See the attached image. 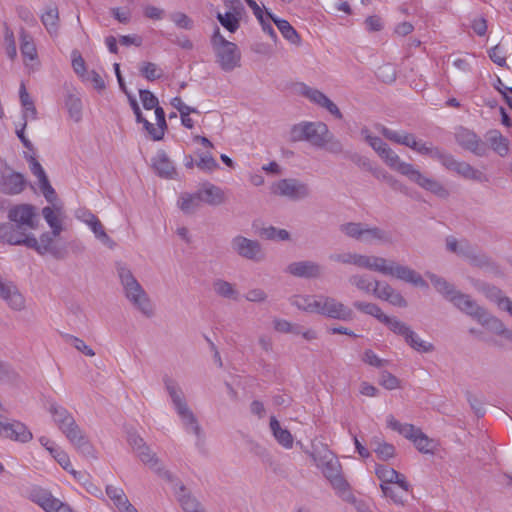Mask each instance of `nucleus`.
<instances>
[{"instance_id": "nucleus-1", "label": "nucleus", "mask_w": 512, "mask_h": 512, "mask_svg": "<svg viewBox=\"0 0 512 512\" xmlns=\"http://www.w3.org/2000/svg\"><path fill=\"white\" fill-rule=\"evenodd\" d=\"M379 157L392 170L406 176L410 181L416 183L421 188L437 195L440 198H447L449 191L437 180L426 177L412 164L401 161L400 157L389 146H387Z\"/></svg>"}, {"instance_id": "nucleus-2", "label": "nucleus", "mask_w": 512, "mask_h": 512, "mask_svg": "<svg viewBox=\"0 0 512 512\" xmlns=\"http://www.w3.org/2000/svg\"><path fill=\"white\" fill-rule=\"evenodd\" d=\"M117 273L124 288L125 296L145 317L154 316V307L146 291L124 264H117Z\"/></svg>"}, {"instance_id": "nucleus-3", "label": "nucleus", "mask_w": 512, "mask_h": 512, "mask_svg": "<svg viewBox=\"0 0 512 512\" xmlns=\"http://www.w3.org/2000/svg\"><path fill=\"white\" fill-rule=\"evenodd\" d=\"M211 45L216 56V62L223 71L229 72L240 66L241 53L237 45L226 40L218 27H216L211 37Z\"/></svg>"}, {"instance_id": "nucleus-4", "label": "nucleus", "mask_w": 512, "mask_h": 512, "mask_svg": "<svg viewBox=\"0 0 512 512\" xmlns=\"http://www.w3.org/2000/svg\"><path fill=\"white\" fill-rule=\"evenodd\" d=\"M325 462L321 465L322 472L326 479L330 482L333 489L344 501L354 503L355 496L350 491V485L342 475V467L337 458L330 455L324 457ZM320 466V464H318Z\"/></svg>"}, {"instance_id": "nucleus-5", "label": "nucleus", "mask_w": 512, "mask_h": 512, "mask_svg": "<svg viewBox=\"0 0 512 512\" xmlns=\"http://www.w3.org/2000/svg\"><path fill=\"white\" fill-rule=\"evenodd\" d=\"M317 314L340 321H352L355 317L351 308L334 297L318 295Z\"/></svg>"}, {"instance_id": "nucleus-6", "label": "nucleus", "mask_w": 512, "mask_h": 512, "mask_svg": "<svg viewBox=\"0 0 512 512\" xmlns=\"http://www.w3.org/2000/svg\"><path fill=\"white\" fill-rule=\"evenodd\" d=\"M450 302L462 313L470 316L482 326H485L491 314L482 306H480L468 294L458 292L451 298Z\"/></svg>"}, {"instance_id": "nucleus-7", "label": "nucleus", "mask_w": 512, "mask_h": 512, "mask_svg": "<svg viewBox=\"0 0 512 512\" xmlns=\"http://www.w3.org/2000/svg\"><path fill=\"white\" fill-rule=\"evenodd\" d=\"M232 250L240 257L253 261L261 262L265 259V252L257 240L237 235L231 240Z\"/></svg>"}, {"instance_id": "nucleus-8", "label": "nucleus", "mask_w": 512, "mask_h": 512, "mask_svg": "<svg viewBox=\"0 0 512 512\" xmlns=\"http://www.w3.org/2000/svg\"><path fill=\"white\" fill-rule=\"evenodd\" d=\"M26 247L35 250L42 256L50 254L57 260L66 258L68 254L65 247H59L54 243V237L49 232L42 233L39 241L30 234Z\"/></svg>"}, {"instance_id": "nucleus-9", "label": "nucleus", "mask_w": 512, "mask_h": 512, "mask_svg": "<svg viewBox=\"0 0 512 512\" xmlns=\"http://www.w3.org/2000/svg\"><path fill=\"white\" fill-rule=\"evenodd\" d=\"M273 193L279 196L287 197L291 200H302L311 195L308 184L295 178H285L279 180L273 187Z\"/></svg>"}, {"instance_id": "nucleus-10", "label": "nucleus", "mask_w": 512, "mask_h": 512, "mask_svg": "<svg viewBox=\"0 0 512 512\" xmlns=\"http://www.w3.org/2000/svg\"><path fill=\"white\" fill-rule=\"evenodd\" d=\"M0 437L26 444L33 439V434L23 422L2 417L0 421Z\"/></svg>"}, {"instance_id": "nucleus-11", "label": "nucleus", "mask_w": 512, "mask_h": 512, "mask_svg": "<svg viewBox=\"0 0 512 512\" xmlns=\"http://www.w3.org/2000/svg\"><path fill=\"white\" fill-rule=\"evenodd\" d=\"M457 144L478 157L488 155L489 146L474 131L461 127L455 134Z\"/></svg>"}, {"instance_id": "nucleus-12", "label": "nucleus", "mask_w": 512, "mask_h": 512, "mask_svg": "<svg viewBox=\"0 0 512 512\" xmlns=\"http://www.w3.org/2000/svg\"><path fill=\"white\" fill-rule=\"evenodd\" d=\"M70 443L84 456L96 458L95 449L76 421L62 430Z\"/></svg>"}, {"instance_id": "nucleus-13", "label": "nucleus", "mask_w": 512, "mask_h": 512, "mask_svg": "<svg viewBox=\"0 0 512 512\" xmlns=\"http://www.w3.org/2000/svg\"><path fill=\"white\" fill-rule=\"evenodd\" d=\"M35 216V208L30 204L15 205L8 211L9 222L19 224V226L26 229L36 227Z\"/></svg>"}, {"instance_id": "nucleus-14", "label": "nucleus", "mask_w": 512, "mask_h": 512, "mask_svg": "<svg viewBox=\"0 0 512 512\" xmlns=\"http://www.w3.org/2000/svg\"><path fill=\"white\" fill-rule=\"evenodd\" d=\"M27 229L12 222L0 224V241L10 245H24L28 241L30 234L26 233Z\"/></svg>"}, {"instance_id": "nucleus-15", "label": "nucleus", "mask_w": 512, "mask_h": 512, "mask_svg": "<svg viewBox=\"0 0 512 512\" xmlns=\"http://www.w3.org/2000/svg\"><path fill=\"white\" fill-rule=\"evenodd\" d=\"M457 255L467 259L471 265L480 268L487 267L491 263L487 255L480 252L476 246H473L466 239L460 240Z\"/></svg>"}, {"instance_id": "nucleus-16", "label": "nucleus", "mask_w": 512, "mask_h": 512, "mask_svg": "<svg viewBox=\"0 0 512 512\" xmlns=\"http://www.w3.org/2000/svg\"><path fill=\"white\" fill-rule=\"evenodd\" d=\"M286 272L299 278H319L322 274V267L310 260L305 261H297L290 263L287 268Z\"/></svg>"}, {"instance_id": "nucleus-17", "label": "nucleus", "mask_w": 512, "mask_h": 512, "mask_svg": "<svg viewBox=\"0 0 512 512\" xmlns=\"http://www.w3.org/2000/svg\"><path fill=\"white\" fill-rule=\"evenodd\" d=\"M391 272L392 273H389V276L396 277L397 279L410 283L416 287L428 288V283L423 279V277L408 266L400 265L393 261Z\"/></svg>"}, {"instance_id": "nucleus-18", "label": "nucleus", "mask_w": 512, "mask_h": 512, "mask_svg": "<svg viewBox=\"0 0 512 512\" xmlns=\"http://www.w3.org/2000/svg\"><path fill=\"white\" fill-rule=\"evenodd\" d=\"M0 299L6 301L13 310H22L25 300L22 294L13 283H4L0 281Z\"/></svg>"}, {"instance_id": "nucleus-19", "label": "nucleus", "mask_w": 512, "mask_h": 512, "mask_svg": "<svg viewBox=\"0 0 512 512\" xmlns=\"http://www.w3.org/2000/svg\"><path fill=\"white\" fill-rule=\"evenodd\" d=\"M25 184L24 176L21 173L12 171L2 176L0 191L7 195H16L24 190Z\"/></svg>"}, {"instance_id": "nucleus-20", "label": "nucleus", "mask_w": 512, "mask_h": 512, "mask_svg": "<svg viewBox=\"0 0 512 512\" xmlns=\"http://www.w3.org/2000/svg\"><path fill=\"white\" fill-rule=\"evenodd\" d=\"M448 170L459 174L465 179L474 180L477 182L488 181V178L484 173L475 169L469 163L464 161H458L455 158H453L452 162L450 163Z\"/></svg>"}, {"instance_id": "nucleus-21", "label": "nucleus", "mask_w": 512, "mask_h": 512, "mask_svg": "<svg viewBox=\"0 0 512 512\" xmlns=\"http://www.w3.org/2000/svg\"><path fill=\"white\" fill-rule=\"evenodd\" d=\"M329 129L323 122H306V141L315 147L325 146L326 136Z\"/></svg>"}, {"instance_id": "nucleus-22", "label": "nucleus", "mask_w": 512, "mask_h": 512, "mask_svg": "<svg viewBox=\"0 0 512 512\" xmlns=\"http://www.w3.org/2000/svg\"><path fill=\"white\" fill-rule=\"evenodd\" d=\"M201 202L211 206H218L225 202L223 190L211 183H205L198 191Z\"/></svg>"}, {"instance_id": "nucleus-23", "label": "nucleus", "mask_w": 512, "mask_h": 512, "mask_svg": "<svg viewBox=\"0 0 512 512\" xmlns=\"http://www.w3.org/2000/svg\"><path fill=\"white\" fill-rule=\"evenodd\" d=\"M153 168L162 178L172 179L177 174L172 161L164 151H159L153 159Z\"/></svg>"}, {"instance_id": "nucleus-24", "label": "nucleus", "mask_w": 512, "mask_h": 512, "mask_svg": "<svg viewBox=\"0 0 512 512\" xmlns=\"http://www.w3.org/2000/svg\"><path fill=\"white\" fill-rule=\"evenodd\" d=\"M379 131L386 139L394 143L407 146L412 150L417 146L418 141L416 140L415 136L411 133H399L385 126H380Z\"/></svg>"}, {"instance_id": "nucleus-25", "label": "nucleus", "mask_w": 512, "mask_h": 512, "mask_svg": "<svg viewBox=\"0 0 512 512\" xmlns=\"http://www.w3.org/2000/svg\"><path fill=\"white\" fill-rule=\"evenodd\" d=\"M486 140L491 149L500 157H505L509 153V141L500 131L493 129L486 133Z\"/></svg>"}, {"instance_id": "nucleus-26", "label": "nucleus", "mask_w": 512, "mask_h": 512, "mask_svg": "<svg viewBox=\"0 0 512 512\" xmlns=\"http://www.w3.org/2000/svg\"><path fill=\"white\" fill-rule=\"evenodd\" d=\"M40 18L47 32L51 36H57L59 30V12L57 6L54 4L47 6Z\"/></svg>"}, {"instance_id": "nucleus-27", "label": "nucleus", "mask_w": 512, "mask_h": 512, "mask_svg": "<svg viewBox=\"0 0 512 512\" xmlns=\"http://www.w3.org/2000/svg\"><path fill=\"white\" fill-rule=\"evenodd\" d=\"M267 16L275 23L278 30L281 32L283 37L287 39L289 42L295 45H299L301 42V38L298 32L294 29V27L285 19H279L273 16L270 12H266Z\"/></svg>"}, {"instance_id": "nucleus-28", "label": "nucleus", "mask_w": 512, "mask_h": 512, "mask_svg": "<svg viewBox=\"0 0 512 512\" xmlns=\"http://www.w3.org/2000/svg\"><path fill=\"white\" fill-rule=\"evenodd\" d=\"M426 276L429 278L437 292H439L447 301L450 302L451 298L458 292L456 287L443 277L431 272H427Z\"/></svg>"}, {"instance_id": "nucleus-29", "label": "nucleus", "mask_w": 512, "mask_h": 512, "mask_svg": "<svg viewBox=\"0 0 512 512\" xmlns=\"http://www.w3.org/2000/svg\"><path fill=\"white\" fill-rule=\"evenodd\" d=\"M359 241L372 244L374 242L390 243L392 241L391 234L379 227H369L367 224L363 229L362 239Z\"/></svg>"}, {"instance_id": "nucleus-30", "label": "nucleus", "mask_w": 512, "mask_h": 512, "mask_svg": "<svg viewBox=\"0 0 512 512\" xmlns=\"http://www.w3.org/2000/svg\"><path fill=\"white\" fill-rule=\"evenodd\" d=\"M177 414L181 418L186 431L192 432L198 438H200L201 437V427H200L194 413L188 407V405H185L181 409L177 410Z\"/></svg>"}, {"instance_id": "nucleus-31", "label": "nucleus", "mask_w": 512, "mask_h": 512, "mask_svg": "<svg viewBox=\"0 0 512 512\" xmlns=\"http://www.w3.org/2000/svg\"><path fill=\"white\" fill-rule=\"evenodd\" d=\"M177 414L181 418L186 431L192 432L198 438H200L201 437V427H200L194 413L188 407V405H185L181 409L177 410Z\"/></svg>"}, {"instance_id": "nucleus-32", "label": "nucleus", "mask_w": 512, "mask_h": 512, "mask_svg": "<svg viewBox=\"0 0 512 512\" xmlns=\"http://www.w3.org/2000/svg\"><path fill=\"white\" fill-rule=\"evenodd\" d=\"M49 411L53 416L54 422L61 431L67 426L72 425L73 421H75L72 414L66 408L55 403L50 405Z\"/></svg>"}, {"instance_id": "nucleus-33", "label": "nucleus", "mask_w": 512, "mask_h": 512, "mask_svg": "<svg viewBox=\"0 0 512 512\" xmlns=\"http://www.w3.org/2000/svg\"><path fill=\"white\" fill-rule=\"evenodd\" d=\"M19 98L23 107V122H25V120L27 121L28 118L35 120L37 118V109L34 101L27 92L24 83H21L20 85Z\"/></svg>"}, {"instance_id": "nucleus-34", "label": "nucleus", "mask_w": 512, "mask_h": 512, "mask_svg": "<svg viewBox=\"0 0 512 512\" xmlns=\"http://www.w3.org/2000/svg\"><path fill=\"white\" fill-rule=\"evenodd\" d=\"M164 384L176 411L187 405L182 389L173 379L165 378Z\"/></svg>"}, {"instance_id": "nucleus-35", "label": "nucleus", "mask_w": 512, "mask_h": 512, "mask_svg": "<svg viewBox=\"0 0 512 512\" xmlns=\"http://www.w3.org/2000/svg\"><path fill=\"white\" fill-rule=\"evenodd\" d=\"M270 429L278 443L283 447L291 448L293 446V437L291 433L289 430L283 429L280 426L279 421L274 416L270 418Z\"/></svg>"}, {"instance_id": "nucleus-36", "label": "nucleus", "mask_w": 512, "mask_h": 512, "mask_svg": "<svg viewBox=\"0 0 512 512\" xmlns=\"http://www.w3.org/2000/svg\"><path fill=\"white\" fill-rule=\"evenodd\" d=\"M138 457L144 463L149 465L151 468L156 469L157 473L168 480L171 479V475L169 471L164 470L163 468H156L159 464V459L156 457V454L151 451L149 446H147V450L140 449L137 452Z\"/></svg>"}, {"instance_id": "nucleus-37", "label": "nucleus", "mask_w": 512, "mask_h": 512, "mask_svg": "<svg viewBox=\"0 0 512 512\" xmlns=\"http://www.w3.org/2000/svg\"><path fill=\"white\" fill-rule=\"evenodd\" d=\"M212 286L214 292L222 298L230 300H238L239 298V293L235 286L226 280L216 279L213 281Z\"/></svg>"}, {"instance_id": "nucleus-38", "label": "nucleus", "mask_w": 512, "mask_h": 512, "mask_svg": "<svg viewBox=\"0 0 512 512\" xmlns=\"http://www.w3.org/2000/svg\"><path fill=\"white\" fill-rule=\"evenodd\" d=\"M404 340L407 345L420 353H430L435 350V346L432 343L422 340L412 329H410Z\"/></svg>"}, {"instance_id": "nucleus-39", "label": "nucleus", "mask_w": 512, "mask_h": 512, "mask_svg": "<svg viewBox=\"0 0 512 512\" xmlns=\"http://www.w3.org/2000/svg\"><path fill=\"white\" fill-rule=\"evenodd\" d=\"M293 306L300 310L316 313L318 305V295H296L290 299Z\"/></svg>"}, {"instance_id": "nucleus-40", "label": "nucleus", "mask_w": 512, "mask_h": 512, "mask_svg": "<svg viewBox=\"0 0 512 512\" xmlns=\"http://www.w3.org/2000/svg\"><path fill=\"white\" fill-rule=\"evenodd\" d=\"M88 216L89 221L91 222L89 223V226L95 234V237L99 239L104 245L108 246L109 248H113L115 246V242L107 235L100 220L95 215Z\"/></svg>"}, {"instance_id": "nucleus-41", "label": "nucleus", "mask_w": 512, "mask_h": 512, "mask_svg": "<svg viewBox=\"0 0 512 512\" xmlns=\"http://www.w3.org/2000/svg\"><path fill=\"white\" fill-rule=\"evenodd\" d=\"M65 106L68 110L69 116L75 121L79 122L82 118V101L76 94L68 93L65 98Z\"/></svg>"}, {"instance_id": "nucleus-42", "label": "nucleus", "mask_w": 512, "mask_h": 512, "mask_svg": "<svg viewBox=\"0 0 512 512\" xmlns=\"http://www.w3.org/2000/svg\"><path fill=\"white\" fill-rule=\"evenodd\" d=\"M20 50L24 57L34 60L37 56L33 38L24 29L20 32Z\"/></svg>"}, {"instance_id": "nucleus-43", "label": "nucleus", "mask_w": 512, "mask_h": 512, "mask_svg": "<svg viewBox=\"0 0 512 512\" xmlns=\"http://www.w3.org/2000/svg\"><path fill=\"white\" fill-rule=\"evenodd\" d=\"M106 494L119 511L123 510L128 504H131L122 488L108 485L106 487Z\"/></svg>"}, {"instance_id": "nucleus-44", "label": "nucleus", "mask_w": 512, "mask_h": 512, "mask_svg": "<svg viewBox=\"0 0 512 512\" xmlns=\"http://www.w3.org/2000/svg\"><path fill=\"white\" fill-rule=\"evenodd\" d=\"M489 331L503 336L506 340L512 342V330L505 327L504 323L497 317L491 315L485 326Z\"/></svg>"}, {"instance_id": "nucleus-45", "label": "nucleus", "mask_w": 512, "mask_h": 512, "mask_svg": "<svg viewBox=\"0 0 512 512\" xmlns=\"http://www.w3.org/2000/svg\"><path fill=\"white\" fill-rule=\"evenodd\" d=\"M200 203L201 200L198 192L194 194L185 193L180 198L179 206L184 213L191 214L200 207Z\"/></svg>"}, {"instance_id": "nucleus-46", "label": "nucleus", "mask_w": 512, "mask_h": 512, "mask_svg": "<svg viewBox=\"0 0 512 512\" xmlns=\"http://www.w3.org/2000/svg\"><path fill=\"white\" fill-rule=\"evenodd\" d=\"M381 323L385 324L393 333L402 336L403 338H405L411 329L406 323L398 320L396 317H390L386 314L383 316V319H381Z\"/></svg>"}, {"instance_id": "nucleus-47", "label": "nucleus", "mask_w": 512, "mask_h": 512, "mask_svg": "<svg viewBox=\"0 0 512 512\" xmlns=\"http://www.w3.org/2000/svg\"><path fill=\"white\" fill-rule=\"evenodd\" d=\"M216 18L220 24L231 33L236 32L240 26V15L235 13L226 12L225 14H221L218 12Z\"/></svg>"}, {"instance_id": "nucleus-48", "label": "nucleus", "mask_w": 512, "mask_h": 512, "mask_svg": "<svg viewBox=\"0 0 512 512\" xmlns=\"http://www.w3.org/2000/svg\"><path fill=\"white\" fill-rule=\"evenodd\" d=\"M365 225V223L361 222H347L341 224L339 230L347 237L359 241L360 239H362L363 229Z\"/></svg>"}, {"instance_id": "nucleus-49", "label": "nucleus", "mask_w": 512, "mask_h": 512, "mask_svg": "<svg viewBox=\"0 0 512 512\" xmlns=\"http://www.w3.org/2000/svg\"><path fill=\"white\" fill-rule=\"evenodd\" d=\"M353 307L362 313H365L367 315H371V316L375 317L380 322H381V319H383V316H385V314L382 312L381 308L377 304H374V303L355 301V302H353Z\"/></svg>"}, {"instance_id": "nucleus-50", "label": "nucleus", "mask_w": 512, "mask_h": 512, "mask_svg": "<svg viewBox=\"0 0 512 512\" xmlns=\"http://www.w3.org/2000/svg\"><path fill=\"white\" fill-rule=\"evenodd\" d=\"M37 178L39 181L40 190L44 195L45 199L49 203L54 204V202H56L57 200V194L54 188L51 186L46 173L43 172L42 174L38 175Z\"/></svg>"}, {"instance_id": "nucleus-51", "label": "nucleus", "mask_w": 512, "mask_h": 512, "mask_svg": "<svg viewBox=\"0 0 512 512\" xmlns=\"http://www.w3.org/2000/svg\"><path fill=\"white\" fill-rule=\"evenodd\" d=\"M37 178L39 181L40 190L44 195L45 199L49 203L54 204V202H56L57 200V194L54 188L51 186L46 173L43 172L42 174L38 175Z\"/></svg>"}, {"instance_id": "nucleus-52", "label": "nucleus", "mask_w": 512, "mask_h": 512, "mask_svg": "<svg viewBox=\"0 0 512 512\" xmlns=\"http://www.w3.org/2000/svg\"><path fill=\"white\" fill-rule=\"evenodd\" d=\"M37 178L39 181L40 190L44 195L45 199L49 203L54 204V202H56L57 200V194L54 188L51 186L46 173L43 172L42 174L38 175Z\"/></svg>"}, {"instance_id": "nucleus-53", "label": "nucleus", "mask_w": 512, "mask_h": 512, "mask_svg": "<svg viewBox=\"0 0 512 512\" xmlns=\"http://www.w3.org/2000/svg\"><path fill=\"white\" fill-rule=\"evenodd\" d=\"M377 477L381 480V484H393V481L399 478V472L387 465H377L375 468Z\"/></svg>"}, {"instance_id": "nucleus-54", "label": "nucleus", "mask_w": 512, "mask_h": 512, "mask_svg": "<svg viewBox=\"0 0 512 512\" xmlns=\"http://www.w3.org/2000/svg\"><path fill=\"white\" fill-rule=\"evenodd\" d=\"M369 260L371 267H368V270L376 271L384 275L392 273L391 266L393 261H388L387 259L379 256H369Z\"/></svg>"}, {"instance_id": "nucleus-55", "label": "nucleus", "mask_w": 512, "mask_h": 512, "mask_svg": "<svg viewBox=\"0 0 512 512\" xmlns=\"http://www.w3.org/2000/svg\"><path fill=\"white\" fill-rule=\"evenodd\" d=\"M48 451L53 456V458L65 469L68 470L71 474H73L75 477L77 474H79L76 470L71 469L69 470V467L71 466L69 456L66 452L59 449L58 447H50L48 448Z\"/></svg>"}, {"instance_id": "nucleus-56", "label": "nucleus", "mask_w": 512, "mask_h": 512, "mask_svg": "<svg viewBox=\"0 0 512 512\" xmlns=\"http://www.w3.org/2000/svg\"><path fill=\"white\" fill-rule=\"evenodd\" d=\"M417 450L424 454H433V440L430 439L426 434L420 431L412 441Z\"/></svg>"}, {"instance_id": "nucleus-57", "label": "nucleus", "mask_w": 512, "mask_h": 512, "mask_svg": "<svg viewBox=\"0 0 512 512\" xmlns=\"http://www.w3.org/2000/svg\"><path fill=\"white\" fill-rule=\"evenodd\" d=\"M376 75L384 83H393L397 77V70L393 64L387 63L378 67Z\"/></svg>"}, {"instance_id": "nucleus-58", "label": "nucleus", "mask_w": 512, "mask_h": 512, "mask_svg": "<svg viewBox=\"0 0 512 512\" xmlns=\"http://www.w3.org/2000/svg\"><path fill=\"white\" fill-rule=\"evenodd\" d=\"M140 73L148 81L160 79L163 75L162 70L158 68V66L155 63L152 62H143L140 67Z\"/></svg>"}, {"instance_id": "nucleus-59", "label": "nucleus", "mask_w": 512, "mask_h": 512, "mask_svg": "<svg viewBox=\"0 0 512 512\" xmlns=\"http://www.w3.org/2000/svg\"><path fill=\"white\" fill-rule=\"evenodd\" d=\"M174 24L182 29L191 30L194 27V21L183 12H174L170 15Z\"/></svg>"}, {"instance_id": "nucleus-60", "label": "nucleus", "mask_w": 512, "mask_h": 512, "mask_svg": "<svg viewBox=\"0 0 512 512\" xmlns=\"http://www.w3.org/2000/svg\"><path fill=\"white\" fill-rule=\"evenodd\" d=\"M139 96L141 99V102L143 104V107L146 110L155 109L159 106L158 98L149 90L147 89H140L139 90Z\"/></svg>"}, {"instance_id": "nucleus-61", "label": "nucleus", "mask_w": 512, "mask_h": 512, "mask_svg": "<svg viewBox=\"0 0 512 512\" xmlns=\"http://www.w3.org/2000/svg\"><path fill=\"white\" fill-rule=\"evenodd\" d=\"M379 384L387 390H394L400 386V380L392 373L384 370L380 373Z\"/></svg>"}, {"instance_id": "nucleus-62", "label": "nucleus", "mask_w": 512, "mask_h": 512, "mask_svg": "<svg viewBox=\"0 0 512 512\" xmlns=\"http://www.w3.org/2000/svg\"><path fill=\"white\" fill-rule=\"evenodd\" d=\"M302 94L308 98L311 102L319 105L320 107L322 106V104L327 100V96L321 92L320 90L318 89H315V88H311V87H308V86H305L304 87V90L302 92Z\"/></svg>"}, {"instance_id": "nucleus-63", "label": "nucleus", "mask_w": 512, "mask_h": 512, "mask_svg": "<svg viewBox=\"0 0 512 512\" xmlns=\"http://www.w3.org/2000/svg\"><path fill=\"white\" fill-rule=\"evenodd\" d=\"M196 166L202 171L211 172L217 169L219 164L210 153H207L200 157L199 161L196 162Z\"/></svg>"}, {"instance_id": "nucleus-64", "label": "nucleus", "mask_w": 512, "mask_h": 512, "mask_svg": "<svg viewBox=\"0 0 512 512\" xmlns=\"http://www.w3.org/2000/svg\"><path fill=\"white\" fill-rule=\"evenodd\" d=\"M179 501L181 503L182 509L185 512H204L200 506V503L189 495H183Z\"/></svg>"}]
</instances>
